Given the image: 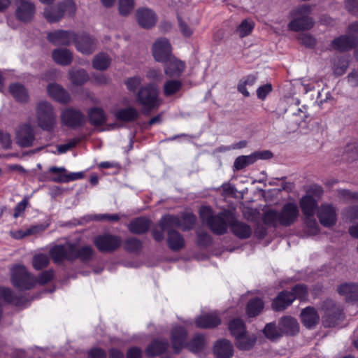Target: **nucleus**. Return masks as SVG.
<instances>
[{"mask_svg":"<svg viewBox=\"0 0 358 358\" xmlns=\"http://www.w3.org/2000/svg\"><path fill=\"white\" fill-rule=\"evenodd\" d=\"M93 252L91 246L85 245L78 248L74 243H66L53 246L50 250V256L54 262L58 264L64 261L73 262L77 259L85 262L90 261Z\"/></svg>","mask_w":358,"mask_h":358,"instance_id":"obj_1","label":"nucleus"},{"mask_svg":"<svg viewBox=\"0 0 358 358\" xmlns=\"http://www.w3.org/2000/svg\"><path fill=\"white\" fill-rule=\"evenodd\" d=\"M299 215V210L295 203L285 204L280 212L270 209L264 214V222L266 224L276 227L278 224L289 227L294 223Z\"/></svg>","mask_w":358,"mask_h":358,"instance_id":"obj_2","label":"nucleus"},{"mask_svg":"<svg viewBox=\"0 0 358 358\" xmlns=\"http://www.w3.org/2000/svg\"><path fill=\"white\" fill-rule=\"evenodd\" d=\"M200 217L210 229L217 235L227 232L228 224L230 225L233 214L229 210H224L213 215V210L209 206H203L199 210Z\"/></svg>","mask_w":358,"mask_h":358,"instance_id":"obj_3","label":"nucleus"},{"mask_svg":"<svg viewBox=\"0 0 358 358\" xmlns=\"http://www.w3.org/2000/svg\"><path fill=\"white\" fill-rule=\"evenodd\" d=\"M180 222L175 215H166L162 217L159 225L167 233V244L173 251H179L185 247V239L175 229Z\"/></svg>","mask_w":358,"mask_h":358,"instance_id":"obj_4","label":"nucleus"},{"mask_svg":"<svg viewBox=\"0 0 358 358\" xmlns=\"http://www.w3.org/2000/svg\"><path fill=\"white\" fill-rule=\"evenodd\" d=\"M37 125L43 131L51 132L57 125V113L53 106L48 101H41L35 108Z\"/></svg>","mask_w":358,"mask_h":358,"instance_id":"obj_5","label":"nucleus"},{"mask_svg":"<svg viewBox=\"0 0 358 358\" xmlns=\"http://www.w3.org/2000/svg\"><path fill=\"white\" fill-rule=\"evenodd\" d=\"M158 89L154 84H148L140 89L136 101L142 106V113L148 115L151 110L157 109L160 105Z\"/></svg>","mask_w":358,"mask_h":358,"instance_id":"obj_6","label":"nucleus"},{"mask_svg":"<svg viewBox=\"0 0 358 358\" xmlns=\"http://www.w3.org/2000/svg\"><path fill=\"white\" fill-rule=\"evenodd\" d=\"M311 8L308 5H303L293 10L291 15L293 20L288 24V29L294 31H305L313 27L314 21L309 16Z\"/></svg>","mask_w":358,"mask_h":358,"instance_id":"obj_7","label":"nucleus"},{"mask_svg":"<svg viewBox=\"0 0 358 358\" xmlns=\"http://www.w3.org/2000/svg\"><path fill=\"white\" fill-rule=\"evenodd\" d=\"M320 310L322 313V323L325 327L336 326L343 320V309L331 299H327L322 302Z\"/></svg>","mask_w":358,"mask_h":358,"instance_id":"obj_8","label":"nucleus"},{"mask_svg":"<svg viewBox=\"0 0 358 358\" xmlns=\"http://www.w3.org/2000/svg\"><path fill=\"white\" fill-rule=\"evenodd\" d=\"M11 280L13 286L20 290L33 288L36 279L31 275L24 266H15L11 270Z\"/></svg>","mask_w":358,"mask_h":358,"instance_id":"obj_9","label":"nucleus"},{"mask_svg":"<svg viewBox=\"0 0 358 358\" xmlns=\"http://www.w3.org/2000/svg\"><path fill=\"white\" fill-rule=\"evenodd\" d=\"M75 10L76 5L72 0H63L55 7L45 8L44 17L50 22H56L63 17L65 13L73 14Z\"/></svg>","mask_w":358,"mask_h":358,"instance_id":"obj_10","label":"nucleus"},{"mask_svg":"<svg viewBox=\"0 0 358 358\" xmlns=\"http://www.w3.org/2000/svg\"><path fill=\"white\" fill-rule=\"evenodd\" d=\"M94 243L99 251L110 252L120 246L122 240L118 236L105 234L96 236Z\"/></svg>","mask_w":358,"mask_h":358,"instance_id":"obj_11","label":"nucleus"},{"mask_svg":"<svg viewBox=\"0 0 358 358\" xmlns=\"http://www.w3.org/2000/svg\"><path fill=\"white\" fill-rule=\"evenodd\" d=\"M317 216L324 227L334 226L337 220L336 208L331 203H322L317 208Z\"/></svg>","mask_w":358,"mask_h":358,"instance_id":"obj_12","label":"nucleus"},{"mask_svg":"<svg viewBox=\"0 0 358 358\" xmlns=\"http://www.w3.org/2000/svg\"><path fill=\"white\" fill-rule=\"evenodd\" d=\"M14 1L16 6L17 19L24 22L31 21L36 12L34 4L29 0H14Z\"/></svg>","mask_w":358,"mask_h":358,"instance_id":"obj_13","label":"nucleus"},{"mask_svg":"<svg viewBox=\"0 0 358 358\" xmlns=\"http://www.w3.org/2000/svg\"><path fill=\"white\" fill-rule=\"evenodd\" d=\"M152 55L157 62L164 63L173 56L171 44L166 38H159L153 44Z\"/></svg>","mask_w":358,"mask_h":358,"instance_id":"obj_14","label":"nucleus"},{"mask_svg":"<svg viewBox=\"0 0 358 358\" xmlns=\"http://www.w3.org/2000/svg\"><path fill=\"white\" fill-rule=\"evenodd\" d=\"M62 123L71 128L81 126L85 122V116L76 109L69 108L62 111L61 115Z\"/></svg>","mask_w":358,"mask_h":358,"instance_id":"obj_15","label":"nucleus"},{"mask_svg":"<svg viewBox=\"0 0 358 358\" xmlns=\"http://www.w3.org/2000/svg\"><path fill=\"white\" fill-rule=\"evenodd\" d=\"M48 40L55 45H69L76 39L73 31L57 30L48 34Z\"/></svg>","mask_w":358,"mask_h":358,"instance_id":"obj_16","label":"nucleus"},{"mask_svg":"<svg viewBox=\"0 0 358 358\" xmlns=\"http://www.w3.org/2000/svg\"><path fill=\"white\" fill-rule=\"evenodd\" d=\"M187 331L182 327L175 326L171 331V341L176 353H179L186 346Z\"/></svg>","mask_w":358,"mask_h":358,"instance_id":"obj_17","label":"nucleus"},{"mask_svg":"<svg viewBox=\"0 0 358 358\" xmlns=\"http://www.w3.org/2000/svg\"><path fill=\"white\" fill-rule=\"evenodd\" d=\"M34 131L29 124L22 125L16 134V143L22 148L30 147L34 140Z\"/></svg>","mask_w":358,"mask_h":358,"instance_id":"obj_18","label":"nucleus"},{"mask_svg":"<svg viewBox=\"0 0 358 358\" xmlns=\"http://www.w3.org/2000/svg\"><path fill=\"white\" fill-rule=\"evenodd\" d=\"M78 51L85 55H90L94 52L96 48L95 39L87 34L76 35L74 41Z\"/></svg>","mask_w":358,"mask_h":358,"instance_id":"obj_19","label":"nucleus"},{"mask_svg":"<svg viewBox=\"0 0 358 358\" xmlns=\"http://www.w3.org/2000/svg\"><path fill=\"white\" fill-rule=\"evenodd\" d=\"M357 43V38L354 35H341L331 43L333 49L341 52L349 51L353 49Z\"/></svg>","mask_w":358,"mask_h":358,"instance_id":"obj_20","label":"nucleus"},{"mask_svg":"<svg viewBox=\"0 0 358 358\" xmlns=\"http://www.w3.org/2000/svg\"><path fill=\"white\" fill-rule=\"evenodd\" d=\"M136 20L139 25L145 29H149L155 25L157 17L155 13L149 8H139L136 11Z\"/></svg>","mask_w":358,"mask_h":358,"instance_id":"obj_21","label":"nucleus"},{"mask_svg":"<svg viewBox=\"0 0 358 358\" xmlns=\"http://www.w3.org/2000/svg\"><path fill=\"white\" fill-rule=\"evenodd\" d=\"M48 95L56 101L66 104L71 101L69 93L61 85L57 83H51L47 86Z\"/></svg>","mask_w":358,"mask_h":358,"instance_id":"obj_22","label":"nucleus"},{"mask_svg":"<svg viewBox=\"0 0 358 358\" xmlns=\"http://www.w3.org/2000/svg\"><path fill=\"white\" fill-rule=\"evenodd\" d=\"M213 353L217 358H231L234 355V346L229 340H218L214 345Z\"/></svg>","mask_w":358,"mask_h":358,"instance_id":"obj_23","label":"nucleus"},{"mask_svg":"<svg viewBox=\"0 0 358 358\" xmlns=\"http://www.w3.org/2000/svg\"><path fill=\"white\" fill-rule=\"evenodd\" d=\"M185 69V64L174 56H172L165 62L164 72L170 77H178L184 71Z\"/></svg>","mask_w":358,"mask_h":358,"instance_id":"obj_24","label":"nucleus"},{"mask_svg":"<svg viewBox=\"0 0 358 358\" xmlns=\"http://www.w3.org/2000/svg\"><path fill=\"white\" fill-rule=\"evenodd\" d=\"M282 335L294 336L299 332V327L297 320L290 316H284L278 322Z\"/></svg>","mask_w":358,"mask_h":358,"instance_id":"obj_25","label":"nucleus"},{"mask_svg":"<svg viewBox=\"0 0 358 358\" xmlns=\"http://www.w3.org/2000/svg\"><path fill=\"white\" fill-rule=\"evenodd\" d=\"M301 322L308 329H313L319 323L320 315L317 310L312 307L304 308L301 313Z\"/></svg>","mask_w":358,"mask_h":358,"instance_id":"obj_26","label":"nucleus"},{"mask_svg":"<svg viewBox=\"0 0 358 358\" xmlns=\"http://www.w3.org/2000/svg\"><path fill=\"white\" fill-rule=\"evenodd\" d=\"M220 322L221 320L215 313L203 314L195 320L196 327L202 329L216 327Z\"/></svg>","mask_w":358,"mask_h":358,"instance_id":"obj_27","label":"nucleus"},{"mask_svg":"<svg viewBox=\"0 0 358 358\" xmlns=\"http://www.w3.org/2000/svg\"><path fill=\"white\" fill-rule=\"evenodd\" d=\"M294 301L291 292L282 291L278 294L272 303V308L275 311H281L290 306Z\"/></svg>","mask_w":358,"mask_h":358,"instance_id":"obj_28","label":"nucleus"},{"mask_svg":"<svg viewBox=\"0 0 358 358\" xmlns=\"http://www.w3.org/2000/svg\"><path fill=\"white\" fill-rule=\"evenodd\" d=\"M230 227L232 233L241 239L250 238L252 232L250 225L238 220H234V217L230 223Z\"/></svg>","mask_w":358,"mask_h":358,"instance_id":"obj_29","label":"nucleus"},{"mask_svg":"<svg viewBox=\"0 0 358 358\" xmlns=\"http://www.w3.org/2000/svg\"><path fill=\"white\" fill-rule=\"evenodd\" d=\"M338 292L343 296L347 301H358V284L357 283H345L338 286Z\"/></svg>","mask_w":358,"mask_h":358,"instance_id":"obj_30","label":"nucleus"},{"mask_svg":"<svg viewBox=\"0 0 358 358\" xmlns=\"http://www.w3.org/2000/svg\"><path fill=\"white\" fill-rule=\"evenodd\" d=\"M300 206L306 217L314 216L318 208L317 201L310 195H306L301 199Z\"/></svg>","mask_w":358,"mask_h":358,"instance_id":"obj_31","label":"nucleus"},{"mask_svg":"<svg viewBox=\"0 0 358 358\" xmlns=\"http://www.w3.org/2000/svg\"><path fill=\"white\" fill-rule=\"evenodd\" d=\"M207 345L206 339L203 334H196L186 344L187 348L193 353L198 354L201 352Z\"/></svg>","mask_w":358,"mask_h":358,"instance_id":"obj_32","label":"nucleus"},{"mask_svg":"<svg viewBox=\"0 0 358 358\" xmlns=\"http://www.w3.org/2000/svg\"><path fill=\"white\" fill-rule=\"evenodd\" d=\"M150 222L145 217H138L132 220L129 224V230L136 234L145 233L150 228Z\"/></svg>","mask_w":358,"mask_h":358,"instance_id":"obj_33","label":"nucleus"},{"mask_svg":"<svg viewBox=\"0 0 358 358\" xmlns=\"http://www.w3.org/2000/svg\"><path fill=\"white\" fill-rule=\"evenodd\" d=\"M54 61L63 66L69 65L73 59L71 52L66 48H57L52 54Z\"/></svg>","mask_w":358,"mask_h":358,"instance_id":"obj_34","label":"nucleus"},{"mask_svg":"<svg viewBox=\"0 0 358 358\" xmlns=\"http://www.w3.org/2000/svg\"><path fill=\"white\" fill-rule=\"evenodd\" d=\"M169 344L166 340H155L152 341L146 349V354L150 357H155L164 352Z\"/></svg>","mask_w":358,"mask_h":358,"instance_id":"obj_35","label":"nucleus"},{"mask_svg":"<svg viewBox=\"0 0 358 358\" xmlns=\"http://www.w3.org/2000/svg\"><path fill=\"white\" fill-rule=\"evenodd\" d=\"M257 339L255 334H247L246 332L236 339V345L240 350H250L256 344Z\"/></svg>","mask_w":358,"mask_h":358,"instance_id":"obj_36","label":"nucleus"},{"mask_svg":"<svg viewBox=\"0 0 358 358\" xmlns=\"http://www.w3.org/2000/svg\"><path fill=\"white\" fill-rule=\"evenodd\" d=\"M9 92L17 101L27 102L29 99L28 92L21 84L14 83L10 85Z\"/></svg>","mask_w":358,"mask_h":358,"instance_id":"obj_37","label":"nucleus"},{"mask_svg":"<svg viewBox=\"0 0 358 358\" xmlns=\"http://www.w3.org/2000/svg\"><path fill=\"white\" fill-rule=\"evenodd\" d=\"M255 27V22L253 20L247 18L243 20L240 24L234 30V34L238 36L240 38H244L249 36Z\"/></svg>","mask_w":358,"mask_h":358,"instance_id":"obj_38","label":"nucleus"},{"mask_svg":"<svg viewBox=\"0 0 358 358\" xmlns=\"http://www.w3.org/2000/svg\"><path fill=\"white\" fill-rule=\"evenodd\" d=\"M69 79L75 85H82L89 80V76L85 70L71 69L69 72Z\"/></svg>","mask_w":358,"mask_h":358,"instance_id":"obj_39","label":"nucleus"},{"mask_svg":"<svg viewBox=\"0 0 358 358\" xmlns=\"http://www.w3.org/2000/svg\"><path fill=\"white\" fill-rule=\"evenodd\" d=\"M231 334L236 339L245 334L246 327L241 319L236 318L229 322L228 325Z\"/></svg>","mask_w":358,"mask_h":358,"instance_id":"obj_40","label":"nucleus"},{"mask_svg":"<svg viewBox=\"0 0 358 358\" xmlns=\"http://www.w3.org/2000/svg\"><path fill=\"white\" fill-rule=\"evenodd\" d=\"M263 334L271 341L278 340L283 336L280 326L278 327L275 322L266 324L263 329Z\"/></svg>","mask_w":358,"mask_h":358,"instance_id":"obj_41","label":"nucleus"},{"mask_svg":"<svg viewBox=\"0 0 358 358\" xmlns=\"http://www.w3.org/2000/svg\"><path fill=\"white\" fill-rule=\"evenodd\" d=\"M264 308V302L259 298H254L249 301L246 313L248 317H255L258 315Z\"/></svg>","mask_w":358,"mask_h":358,"instance_id":"obj_42","label":"nucleus"},{"mask_svg":"<svg viewBox=\"0 0 358 358\" xmlns=\"http://www.w3.org/2000/svg\"><path fill=\"white\" fill-rule=\"evenodd\" d=\"M110 64V58L105 53L96 55L92 61L93 67L97 70H106Z\"/></svg>","mask_w":358,"mask_h":358,"instance_id":"obj_43","label":"nucleus"},{"mask_svg":"<svg viewBox=\"0 0 358 358\" xmlns=\"http://www.w3.org/2000/svg\"><path fill=\"white\" fill-rule=\"evenodd\" d=\"M257 78L254 75H249L245 78L241 79L238 84V90L243 96L248 97L250 96V93L247 90V87H252L255 85Z\"/></svg>","mask_w":358,"mask_h":358,"instance_id":"obj_44","label":"nucleus"},{"mask_svg":"<svg viewBox=\"0 0 358 358\" xmlns=\"http://www.w3.org/2000/svg\"><path fill=\"white\" fill-rule=\"evenodd\" d=\"M180 224L176 226V228H180L183 231H188L192 229L196 222V217L191 213H185L181 217L176 216Z\"/></svg>","mask_w":358,"mask_h":358,"instance_id":"obj_45","label":"nucleus"},{"mask_svg":"<svg viewBox=\"0 0 358 358\" xmlns=\"http://www.w3.org/2000/svg\"><path fill=\"white\" fill-rule=\"evenodd\" d=\"M117 118L126 122L135 120L138 116V112L134 108H127L119 110L116 114Z\"/></svg>","mask_w":358,"mask_h":358,"instance_id":"obj_46","label":"nucleus"},{"mask_svg":"<svg viewBox=\"0 0 358 358\" xmlns=\"http://www.w3.org/2000/svg\"><path fill=\"white\" fill-rule=\"evenodd\" d=\"M181 87L182 83L179 80H168L164 85V94L166 96H171L178 92Z\"/></svg>","mask_w":358,"mask_h":358,"instance_id":"obj_47","label":"nucleus"},{"mask_svg":"<svg viewBox=\"0 0 358 358\" xmlns=\"http://www.w3.org/2000/svg\"><path fill=\"white\" fill-rule=\"evenodd\" d=\"M255 162V155L253 154L247 156H240L236 159L234 162V167L237 170H241Z\"/></svg>","mask_w":358,"mask_h":358,"instance_id":"obj_48","label":"nucleus"},{"mask_svg":"<svg viewBox=\"0 0 358 358\" xmlns=\"http://www.w3.org/2000/svg\"><path fill=\"white\" fill-rule=\"evenodd\" d=\"M90 120L94 125H101L106 121L103 111L100 108H93L90 113Z\"/></svg>","mask_w":358,"mask_h":358,"instance_id":"obj_49","label":"nucleus"},{"mask_svg":"<svg viewBox=\"0 0 358 358\" xmlns=\"http://www.w3.org/2000/svg\"><path fill=\"white\" fill-rule=\"evenodd\" d=\"M83 177L84 173L83 172L71 173L69 174H62L57 177L53 178L52 181L55 182H68L81 179Z\"/></svg>","mask_w":358,"mask_h":358,"instance_id":"obj_50","label":"nucleus"},{"mask_svg":"<svg viewBox=\"0 0 358 358\" xmlns=\"http://www.w3.org/2000/svg\"><path fill=\"white\" fill-rule=\"evenodd\" d=\"M45 229L42 225L34 226L25 231L19 230L13 233V236L16 239H20L26 236L36 234Z\"/></svg>","mask_w":358,"mask_h":358,"instance_id":"obj_51","label":"nucleus"},{"mask_svg":"<svg viewBox=\"0 0 358 358\" xmlns=\"http://www.w3.org/2000/svg\"><path fill=\"white\" fill-rule=\"evenodd\" d=\"M49 262V257L45 254L36 255L33 258V266L36 270H40L48 266Z\"/></svg>","mask_w":358,"mask_h":358,"instance_id":"obj_52","label":"nucleus"},{"mask_svg":"<svg viewBox=\"0 0 358 358\" xmlns=\"http://www.w3.org/2000/svg\"><path fill=\"white\" fill-rule=\"evenodd\" d=\"M306 224V232L309 236H313L316 234L319 231V225L314 218V216L312 217H306L305 219Z\"/></svg>","mask_w":358,"mask_h":358,"instance_id":"obj_53","label":"nucleus"},{"mask_svg":"<svg viewBox=\"0 0 358 358\" xmlns=\"http://www.w3.org/2000/svg\"><path fill=\"white\" fill-rule=\"evenodd\" d=\"M134 8V0H119L118 1L119 12L122 15H127L133 10Z\"/></svg>","mask_w":358,"mask_h":358,"instance_id":"obj_54","label":"nucleus"},{"mask_svg":"<svg viewBox=\"0 0 358 358\" xmlns=\"http://www.w3.org/2000/svg\"><path fill=\"white\" fill-rule=\"evenodd\" d=\"M339 199L345 201L358 202V192H351L348 189H340L338 191Z\"/></svg>","mask_w":358,"mask_h":358,"instance_id":"obj_55","label":"nucleus"},{"mask_svg":"<svg viewBox=\"0 0 358 358\" xmlns=\"http://www.w3.org/2000/svg\"><path fill=\"white\" fill-rule=\"evenodd\" d=\"M124 247L129 252H136L141 249L142 243L136 238H129L126 240Z\"/></svg>","mask_w":358,"mask_h":358,"instance_id":"obj_56","label":"nucleus"},{"mask_svg":"<svg viewBox=\"0 0 358 358\" xmlns=\"http://www.w3.org/2000/svg\"><path fill=\"white\" fill-rule=\"evenodd\" d=\"M290 292L294 296V299L298 298L303 300L307 297L308 294L307 287L303 285H296Z\"/></svg>","mask_w":358,"mask_h":358,"instance_id":"obj_57","label":"nucleus"},{"mask_svg":"<svg viewBox=\"0 0 358 358\" xmlns=\"http://www.w3.org/2000/svg\"><path fill=\"white\" fill-rule=\"evenodd\" d=\"M298 40L301 44L307 48H313L316 44L315 38L309 34H301L298 36Z\"/></svg>","mask_w":358,"mask_h":358,"instance_id":"obj_58","label":"nucleus"},{"mask_svg":"<svg viewBox=\"0 0 358 358\" xmlns=\"http://www.w3.org/2000/svg\"><path fill=\"white\" fill-rule=\"evenodd\" d=\"M348 67V63L345 59H338L334 65V72L338 76L343 75Z\"/></svg>","mask_w":358,"mask_h":358,"instance_id":"obj_59","label":"nucleus"},{"mask_svg":"<svg viewBox=\"0 0 358 358\" xmlns=\"http://www.w3.org/2000/svg\"><path fill=\"white\" fill-rule=\"evenodd\" d=\"M142 79L139 76H134L125 81V85L129 91L134 92L141 84Z\"/></svg>","mask_w":358,"mask_h":358,"instance_id":"obj_60","label":"nucleus"},{"mask_svg":"<svg viewBox=\"0 0 358 358\" xmlns=\"http://www.w3.org/2000/svg\"><path fill=\"white\" fill-rule=\"evenodd\" d=\"M180 31L185 37H189L193 34L192 29L180 17H178Z\"/></svg>","mask_w":358,"mask_h":358,"instance_id":"obj_61","label":"nucleus"},{"mask_svg":"<svg viewBox=\"0 0 358 358\" xmlns=\"http://www.w3.org/2000/svg\"><path fill=\"white\" fill-rule=\"evenodd\" d=\"M54 276V271L52 270H48L42 272L38 278V282L40 285H45L50 282Z\"/></svg>","mask_w":358,"mask_h":358,"instance_id":"obj_62","label":"nucleus"},{"mask_svg":"<svg viewBox=\"0 0 358 358\" xmlns=\"http://www.w3.org/2000/svg\"><path fill=\"white\" fill-rule=\"evenodd\" d=\"M344 213L346 218L350 221L358 220V206L346 208Z\"/></svg>","mask_w":358,"mask_h":358,"instance_id":"obj_63","label":"nucleus"},{"mask_svg":"<svg viewBox=\"0 0 358 358\" xmlns=\"http://www.w3.org/2000/svg\"><path fill=\"white\" fill-rule=\"evenodd\" d=\"M272 90V87L271 84H266L259 87L257 90V95L259 99H264L267 94L270 93Z\"/></svg>","mask_w":358,"mask_h":358,"instance_id":"obj_64","label":"nucleus"}]
</instances>
